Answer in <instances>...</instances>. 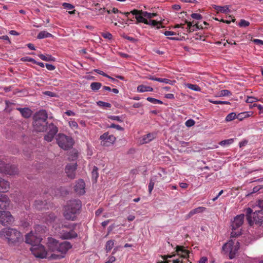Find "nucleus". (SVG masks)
I'll return each mask as SVG.
<instances>
[{"label": "nucleus", "mask_w": 263, "mask_h": 263, "mask_svg": "<svg viewBox=\"0 0 263 263\" xmlns=\"http://www.w3.org/2000/svg\"><path fill=\"white\" fill-rule=\"evenodd\" d=\"M47 118L46 111L45 110H40L34 115L33 125L34 129L38 132H43L47 130V134L45 136L44 139L46 141L50 142L57 133L58 129L53 123L47 125Z\"/></svg>", "instance_id": "1"}, {"label": "nucleus", "mask_w": 263, "mask_h": 263, "mask_svg": "<svg viewBox=\"0 0 263 263\" xmlns=\"http://www.w3.org/2000/svg\"><path fill=\"white\" fill-rule=\"evenodd\" d=\"M0 238L10 246H14L23 241L22 234L16 229L7 227L0 231Z\"/></svg>", "instance_id": "2"}, {"label": "nucleus", "mask_w": 263, "mask_h": 263, "mask_svg": "<svg viewBox=\"0 0 263 263\" xmlns=\"http://www.w3.org/2000/svg\"><path fill=\"white\" fill-rule=\"evenodd\" d=\"M47 247L51 251L52 255H58L56 257L57 258L52 259H60L64 257V254L72 246L69 242L64 241L59 243L55 239L48 238Z\"/></svg>", "instance_id": "3"}, {"label": "nucleus", "mask_w": 263, "mask_h": 263, "mask_svg": "<svg viewBox=\"0 0 263 263\" xmlns=\"http://www.w3.org/2000/svg\"><path fill=\"white\" fill-rule=\"evenodd\" d=\"M81 206L82 203L80 200H70L64 209V218L68 220H76L78 215L80 213Z\"/></svg>", "instance_id": "4"}, {"label": "nucleus", "mask_w": 263, "mask_h": 263, "mask_svg": "<svg viewBox=\"0 0 263 263\" xmlns=\"http://www.w3.org/2000/svg\"><path fill=\"white\" fill-rule=\"evenodd\" d=\"M30 250L35 257L40 258H47L52 260V258H57L56 257L58 256V255H52L51 251L48 248L47 250L44 246L40 243L33 245Z\"/></svg>", "instance_id": "5"}, {"label": "nucleus", "mask_w": 263, "mask_h": 263, "mask_svg": "<svg viewBox=\"0 0 263 263\" xmlns=\"http://www.w3.org/2000/svg\"><path fill=\"white\" fill-rule=\"evenodd\" d=\"M246 214L247 220L250 226L254 222L259 226H263V208L253 213L252 210L248 208L246 209Z\"/></svg>", "instance_id": "6"}, {"label": "nucleus", "mask_w": 263, "mask_h": 263, "mask_svg": "<svg viewBox=\"0 0 263 263\" xmlns=\"http://www.w3.org/2000/svg\"><path fill=\"white\" fill-rule=\"evenodd\" d=\"M43 231L42 227L40 226H36L35 227V233H33L32 231L27 234L25 236V242L27 243L35 245L40 243L42 240L41 234Z\"/></svg>", "instance_id": "7"}, {"label": "nucleus", "mask_w": 263, "mask_h": 263, "mask_svg": "<svg viewBox=\"0 0 263 263\" xmlns=\"http://www.w3.org/2000/svg\"><path fill=\"white\" fill-rule=\"evenodd\" d=\"M132 14L135 15V18L136 19V24L140 23H143L145 24H149V22H148L146 18L150 19L157 15L156 13H149L143 11L142 10L137 9L133 10Z\"/></svg>", "instance_id": "8"}, {"label": "nucleus", "mask_w": 263, "mask_h": 263, "mask_svg": "<svg viewBox=\"0 0 263 263\" xmlns=\"http://www.w3.org/2000/svg\"><path fill=\"white\" fill-rule=\"evenodd\" d=\"M239 242L238 241L230 240L222 247V250L226 254H229L230 259H233L239 249Z\"/></svg>", "instance_id": "9"}, {"label": "nucleus", "mask_w": 263, "mask_h": 263, "mask_svg": "<svg viewBox=\"0 0 263 263\" xmlns=\"http://www.w3.org/2000/svg\"><path fill=\"white\" fill-rule=\"evenodd\" d=\"M245 219L244 214H240L237 215L232 221V232H231L232 237H237L240 234V231L238 230V228L240 227L243 223Z\"/></svg>", "instance_id": "10"}, {"label": "nucleus", "mask_w": 263, "mask_h": 263, "mask_svg": "<svg viewBox=\"0 0 263 263\" xmlns=\"http://www.w3.org/2000/svg\"><path fill=\"white\" fill-rule=\"evenodd\" d=\"M57 142L59 146L63 149H68L71 148L73 142L72 139L63 134H59L57 138Z\"/></svg>", "instance_id": "11"}, {"label": "nucleus", "mask_w": 263, "mask_h": 263, "mask_svg": "<svg viewBox=\"0 0 263 263\" xmlns=\"http://www.w3.org/2000/svg\"><path fill=\"white\" fill-rule=\"evenodd\" d=\"M0 172L5 174L13 175L17 173V168L14 166L6 164L3 161L0 162Z\"/></svg>", "instance_id": "12"}, {"label": "nucleus", "mask_w": 263, "mask_h": 263, "mask_svg": "<svg viewBox=\"0 0 263 263\" xmlns=\"http://www.w3.org/2000/svg\"><path fill=\"white\" fill-rule=\"evenodd\" d=\"M14 221L13 216L9 211H0V223L6 226L12 223Z\"/></svg>", "instance_id": "13"}, {"label": "nucleus", "mask_w": 263, "mask_h": 263, "mask_svg": "<svg viewBox=\"0 0 263 263\" xmlns=\"http://www.w3.org/2000/svg\"><path fill=\"white\" fill-rule=\"evenodd\" d=\"M100 138L102 140V144L106 146L113 144L116 140V137L113 135H109L108 132L104 133Z\"/></svg>", "instance_id": "14"}, {"label": "nucleus", "mask_w": 263, "mask_h": 263, "mask_svg": "<svg viewBox=\"0 0 263 263\" xmlns=\"http://www.w3.org/2000/svg\"><path fill=\"white\" fill-rule=\"evenodd\" d=\"M85 183L84 180L79 179L74 186V191L77 194L82 195L85 193Z\"/></svg>", "instance_id": "15"}, {"label": "nucleus", "mask_w": 263, "mask_h": 263, "mask_svg": "<svg viewBox=\"0 0 263 263\" xmlns=\"http://www.w3.org/2000/svg\"><path fill=\"white\" fill-rule=\"evenodd\" d=\"M77 166V163L69 164L66 165L65 172L67 174V176L70 179H73L74 178Z\"/></svg>", "instance_id": "16"}, {"label": "nucleus", "mask_w": 263, "mask_h": 263, "mask_svg": "<svg viewBox=\"0 0 263 263\" xmlns=\"http://www.w3.org/2000/svg\"><path fill=\"white\" fill-rule=\"evenodd\" d=\"M10 200L8 197L4 194H0V209H6L10 205Z\"/></svg>", "instance_id": "17"}, {"label": "nucleus", "mask_w": 263, "mask_h": 263, "mask_svg": "<svg viewBox=\"0 0 263 263\" xmlns=\"http://www.w3.org/2000/svg\"><path fill=\"white\" fill-rule=\"evenodd\" d=\"M77 236V233L73 230H71L69 232L63 231L61 233V237L65 239L76 238Z\"/></svg>", "instance_id": "18"}, {"label": "nucleus", "mask_w": 263, "mask_h": 263, "mask_svg": "<svg viewBox=\"0 0 263 263\" xmlns=\"http://www.w3.org/2000/svg\"><path fill=\"white\" fill-rule=\"evenodd\" d=\"M9 188V182L4 179L0 178V192H6L8 191Z\"/></svg>", "instance_id": "19"}, {"label": "nucleus", "mask_w": 263, "mask_h": 263, "mask_svg": "<svg viewBox=\"0 0 263 263\" xmlns=\"http://www.w3.org/2000/svg\"><path fill=\"white\" fill-rule=\"evenodd\" d=\"M213 8L217 11V13H228L230 12L229 6L226 5L224 6H220L213 5Z\"/></svg>", "instance_id": "20"}, {"label": "nucleus", "mask_w": 263, "mask_h": 263, "mask_svg": "<svg viewBox=\"0 0 263 263\" xmlns=\"http://www.w3.org/2000/svg\"><path fill=\"white\" fill-rule=\"evenodd\" d=\"M16 109L20 112L22 116L25 118H28L32 115V111L29 108H17Z\"/></svg>", "instance_id": "21"}, {"label": "nucleus", "mask_w": 263, "mask_h": 263, "mask_svg": "<svg viewBox=\"0 0 263 263\" xmlns=\"http://www.w3.org/2000/svg\"><path fill=\"white\" fill-rule=\"evenodd\" d=\"M176 252L177 253L180 254L181 257L183 258H187L189 255V251L184 249L183 246H177L176 247Z\"/></svg>", "instance_id": "22"}, {"label": "nucleus", "mask_w": 263, "mask_h": 263, "mask_svg": "<svg viewBox=\"0 0 263 263\" xmlns=\"http://www.w3.org/2000/svg\"><path fill=\"white\" fill-rule=\"evenodd\" d=\"M206 208L203 206H199L193 210H192L186 215L187 218H191L194 215L204 212Z\"/></svg>", "instance_id": "23"}, {"label": "nucleus", "mask_w": 263, "mask_h": 263, "mask_svg": "<svg viewBox=\"0 0 263 263\" xmlns=\"http://www.w3.org/2000/svg\"><path fill=\"white\" fill-rule=\"evenodd\" d=\"M156 138V134L154 133H149L142 137L141 142L143 143H147L152 141Z\"/></svg>", "instance_id": "24"}, {"label": "nucleus", "mask_w": 263, "mask_h": 263, "mask_svg": "<svg viewBox=\"0 0 263 263\" xmlns=\"http://www.w3.org/2000/svg\"><path fill=\"white\" fill-rule=\"evenodd\" d=\"M55 218L56 216L53 213H49L44 217V220L47 224L52 223L55 220Z\"/></svg>", "instance_id": "25"}, {"label": "nucleus", "mask_w": 263, "mask_h": 263, "mask_svg": "<svg viewBox=\"0 0 263 263\" xmlns=\"http://www.w3.org/2000/svg\"><path fill=\"white\" fill-rule=\"evenodd\" d=\"M137 91L139 92H144L147 91H153V88L148 86L140 85L137 87Z\"/></svg>", "instance_id": "26"}, {"label": "nucleus", "mask_w": 263, "mask_h": 263, "mask_svg": "<svg viewBox=\"0 0 263 263\" xmlns=\"http://www.w3.org/2000/svg\"><path fill=\"white\" fill-rule=\"evenodd\" d=\"M53 35L51 33L46 31H42L39 32V33L37 34V38L38 39H42L44 38H48V37H52Z\"/></svg>", "instance_id": "27"}, {"label": "nucleus", "mask_w": 263, "mask_h": 263, "mask_svg": "<svg viewBox=\"0 0 263 263\" xmlns=\"http://www.w3.org/2000/svg\"><path fill=\"white\" fill-rule=\"evenodd\" d=\"M98 168L97 166H94L91 172L92 180L94 182H96L99 177Z\"/></svg>", "instance_id": "28"}, {"label": "nucleus", "mask_w": 263, "mask_h": 263, "mask_svg": "<svg viewBox=\"0 0 263 263\" xmlns=\"http://www.w3.org/2000/svg\"><path fill=\"white\" fill-rule=\"evenodd\" d=\"M38 56L41 59L45 61H54L55 60L54 57L49 54L45 55L43 54H40Z\"/></svg>", "instance_id": "29"}, {"label": "nucleus", "mask_w": 263, "mask_h": 263, "mask_svg": "<svg viewBox=\"0 0 263 263\" xmlns=\"http://www.w3.org/2000/svg\"><path fill=\"white\" fill-rule=\"evenodd\" d=\"M115 241L114 240H109L106 242L105 245L106 252H109L112 249L115 245Z\"/></svg>", "instance_id": "30"}, {"label": "nucleus", "mask_w": 263, "mask_h": 263, "mask_svg": "<svg viewBox=\"0 0 263 263\" xmlns=\"http://www.w3.org/2000/svg\"><path fill=\"white\" fill-rule=\"evenodd\" d=\"M148 22H149V24H148L147 25H151L153 27H156L158 29L163 27L162 23L160 22L152 20H149Z\"/></svg>", "instance_id": "31"}, {"label": "nucleus", "mask_w": 263, "mask_h": 263, "mask_svg": "<svg viewBox=\"0 0 263 263\" xmlns=\"http://www.w3.org/2000/svg\"><path fill=\"white\" fill-rule=\"evenodd\" d=\"M237 115L235 112H231L227 116L225 120L227 122H230L237 118Z\"/></svg>", "instance_id": "32"}, {"label": "nucleus", "mask_w": 263, "mask_h": 263, "mask_svg": "<svg viewBox=\"0 0 263 263\" xmlns=\"http://www.w3.org/2000/svg\"><path fill=\"white\" fill-rule=\"evenodd\" d=\"M101 86V83L99 82H93L90 84V88L92 90L96 91L99 90Z\"/></svg>", "instance_id": "33"}, {"label": "nucleus", "mask_w": 263, "mask_h": 263, "mask_svg": "<svg viewBox=\"0 0 263 263\" xmlns=\"http://www.w3.org/2000/svg\"><path fill=\"white\" fill-rule=\"evenodd\" d=\"M250 116V115L249 112H243L237 115V119L240 121H241L243 119L249 117Z\"/></svg>", "instance_id": "34"}, {"label": "nucleus", "mask_w": 263, "mask_h": 263, "mask_svg": "<svg viewBox=\"0 0 263 263\" xmlns=\"http://www.w3.org/2000/svg\"><path fill=\"white\" fill-rule=\"evenodd\" d=\"M187 86V88H189V89H190L191 90H195L196 91H201L200 87L199 86H198L197 85L188 84Z\"/></svg>", "instance_id": "35"}, {"label": "nucleus", "mask_w": 263, "mask_h": 263, "mask_svg": "<svg viewBox=\"0 0 263 263\" xmlns=\"http://www.w3.org/2000/svg\"><path fill=\"white\" fill-rule=\"evenodd\" d=\"M146 100L151 102V103H152L153 104H163V102L160 100H158L157 99H155V98H151V97H147L146 98Z\"/></svg>", "instance_id": "36"}, {"label": "nucleus", "mask_w": 263, "mask_h": 263, "mask_svg": "<svg viewBox=\"0 0 263 263\" xmlns=\"http://www.w3.org/2000/svg\"><path fill=\"white\" fill-rule=\"evenodd\" d=\"M234 142L233 139H229L227 140H222L220 142L219 144L221 146L228 145L232 144Z\"/></svg>", "instance_id": "37"}, {"label": "nucleus", "mask_w": 263, "mask_h": 263, "mask_svg": "<svg viewBox=\"0 0 263 263\" xmlns=\"http://www.w3.org/2000/svg\"><path fill=\"white\" fill-rule=\"evenodd\" d=\"M97 104L98 106L102 107L105 108H110L111 107V104L109 103L104 102L103 101H99L97 102Z\"/></svg>", "instance_id": "38"}, {"label": "nucleus", "mask_w": 263, "mask_h": 263, "mask_svg": "<svg viewBox=\"0 0 263 263\" xmlns=\"http://www.w3.org/2000/svg\"><path fill=\"white\" fill-rule=\"evenodd\" d=\"M185 23L187 24V28H186L187 29V31L190 32L194 31L195 30L194 27H193V25H194L193 22H188L187 21L185 20Z\"/></svg>", "instance_id": "39"}, {"label": "nucleus", "mask_w": 263, "mask_h": 263, "mask_svg": "<svg viewBox=\"0 0 263 263\" xmlns=\"http://www.w3.org/2000/svg\"><path fill=\"white\" fill-rule=\"evenodd\" d=\"M231 95V91L227 89H223L219 92L220 96H230Z\"/></svg>", "instance_id": "40"}, {"label": "nucleus", "mask_w": 263, "mask_h": 263, "mask_svg": "<svg viewBox=\"0 0 263 263\" xmlns=\"http://www.w3.org/2000/svg\"><path fill=\"white\" fill-rule=\"evenodd\" d=\"M157 81L158 82H161V83H165V84H170L171 85H173V81L169 80V79H163V78H158V80H157Z\"/></svg>", "instance_id": "41"}, {"label": "nucleus", "mask_w": 263, "mask_h": 263, "mask_svg": "<svg viewBox=\"0 0 263 263\" xmlns=\"http://www.w3.org/2000/svg\"><path fill=\"white\" fill-rule=\"evenodd\" d=\"M101 35L104 39L110 40L112 39V35L111 33L108 32L101 33Z\"/></svg>", "instance_id": "42"}, {"label": "nucleus", "mask_w": 263, "mask_h": 263, "mask_svg": "<svg viewBox=\"0 0 263 263\" xmlns=\"http://www.w3.org/2000/svg\"><path fill=\"white\" fill-rule=\"evenodd\" d=\"M210 102L214 104H230V103L228 101L210 100Z\"/></svg>", "instance_id": "43"}, {"label": "nucleus", "mask_w": 263, "mask_h": 263, "mask_svg": "<svg viewBox=\"0 0 263 263\" xmlns=\"http://www.w3.org/2000/svg\"><path fill=\"white\" fill-rule=\"evenodd\" d=\"M108 118L111 120H116L120 122H122L123 121L121 119V117L118 116H109Z\"/></svg>", "instance_id": "44"}, {"label": "nucleus", "mask_w": 263, "mask_h": 263, "mask_svg": "<svg viewBox=\"0 0 263 263\" xmlns=\"http://www.w3.org/2000/svg\"><path fill=\"white\" fill-rule=\"evenodd\" d=\"M250 23L245 20H241L239 23L240 27H247L249 25Z\"/></svg>", "instance_id": "45"}, {"label": "nucleus", "mask_w": 263, "mask_h": 263, "mask_svg": "<svg viewBox=\"0 0 263 263\" xmlns=\"http://www.w3.org/2000/svg\"><path fill=\"white\" fill-rule=\"evenodd\" d=\"M195 122L194 120L189 119L185 122V124L187 127H191L193 126L195 124Z\"/></svg>", "instance_id": "46"}, {"label": "nucleus", "mask_w": 263, "mask_h": 263, "mask_svg": "<svg viewBox=\"0 0 263 263\" xmlns=\"http://www.w3.org/2000/svg\"><path fill=\"white\" fill-rule=\"evenodd\" d=\"M62 6L66 9L71 10L74 8V6L72 5L67 3H63Z\"/></svg>", "instance_id": "47"}, {"label": "nucleus", "mask_w": 263, "mask_h": 263, "mask_svg": "<svg viewBox=\"0 0 263 263\" xmlns=\"http://www.w3.org/2000/svg\"><path fill=\"white\" fill-rule=\"evenodd\" d=\"M258 100L253 97H248L247 99L246 100V102L248 103H252L253 102H255L256 101H257Z\"/></svg>", "instance_id": "48"}, {"label": "nucleus", "mask_w": 263, "mask_h": 263, "mask_svg": "<svg viewBox=\"0 0 263 263\" xmlns=\"http://www.w3.org/2000/svg\"><path fill=\"white\" fill-rule=\"evenodd\" d=\"M229 18H231L232 20H229V21H228V20H224L222 19V20H221L220 21L223 23H225L226 24H229L231 23V22H234L235 21L234 17L232 16L231 15H229Z\"/></svg>", "instance_id": "49"}, {"label": "nucleus", "mask_w": 263, "mask_h": 263, "mask_svg": "<svg viewBox=\"0 0 263 263\" xmlns=\"http://www.w3.org/2000/svg\"><path fill=\"white\" fill-rule=\"evenodd\" d=\"M109 127L110 128H116L118 130H123V129H124V128L122 127H121V126H120L119 125H116L114 123L111 124Z\"/></svg>", "instance_id": "50"}, {"label": "nucleus", "mask_w": 263, "mask_h": 263, "mask_svg": "<svg viewBox=\"0 0 263 263\" xmlns=\"http://www.w3.org/2000/svg\"><path fill=\"white\" fill-rule=\"evenodd\" d=\"M191 17L195 20H201L202 18V15L199 13H192Z\"/></svg>", "instance_id": "51"}, {"label": "nucleus", "mask_w": 263, "mask_h": 263, "mask_svg": "<svg viewBox=\"0 0 263 263\" xmlns=\"http://www.w3.org/2000/svg\"><path fill=\"white\" fill-rule=\"evenodd\" d=\"M22 60L23 61L30 62L33 64L36 63L35 60L31 58H30V57L23 58H22Z\"/></svg>", "instance_id": "52"}, {"label": "nucleus", "mask_w": 263, "mask_h": 263, "mask_svg": "<svg viewBox=\"0 0 263 263\" xmlns=\"http://www.w3.org/2000/svg\"><path fill=\"white\" fill-rule=\"evenodd\" d=\"M44 94L51 97H55L57 96L56 93L50 91H46L44 92Z\"/></svg>", "instance_id": "53"}, {"label": "nucleus", "mask_w": 263, "mask_h": 263, "mask_svg": "<svg viewBox=\"0 0 263 263\" xmlns=\"http://www.w3.org/2000/svg\"><path fill=\"white\" fill-rule=\"evenodd\" d=\"M159 177H161V175L160 173H158L157 175L153 176L150 179V181H153L154 183H155V182L157 181V178Z\"/></svg>", "instance_id": "54"}, {"label": "nucleus", "mask_w": 263, "mask_h": 263, "mask_svg": "<svg viewBox=\"0 0 263 263\" xmlns=\"http://www.w3.org/2000/svg\"><path fill=\"white\" fill-rule=\"evenodd\" d=\"M69 125L70 127L77 128L78 127V123L74 121H71L69 122Z\"/></svg>", "instance_id": "55"}, {"label": "nucleus", "mask_w": 263, "mask_h": 263, "mask_svg": "<svg viewBox=\"0 0 263 263\" xmlns=\"http://www.w3.org/2000/svg\"><path fill=\"white\" fill-rule=\"evenodd\" d=\"M155 183L153 181H149L148 184V192L149 194H151L152 190H153Z\"/></svg>", "instance_id": "56"}, {"label": "nucleus", "mask_w": 263, "mask_h": 263, "mask_svg": "<svg viewBox=\"0 0 263 263\" xmlns=\"http://www.w3.org/2000/svg\"><path fill=\"white\" fill-rule=\"evenodd\" d=\"M46 68L49 70H53L55 69V67L54 65L49 64H46Z\"/></svg>", "instance_id": "57"}, {"label": "nucleus", "mask_w": 263, "mask_h": 263, "mask_svg": "<svg viewBox=\"0 0 263 263\" xmlns=\"http://www.w3.org/2000/svg\"><path fill=\"white\" fill-rule=\"evenodd\" d=\"M0 39L4 40H6V41H8V43H9V44L11 43V41H10L8 36H7V35L1 36H0Z\"/></svg>", "instance_id": "58"}, {"label": "nucleus", "mask_w": 263, "mask_h": 263, "mask_svg": "<svg viewBox=\"0 0 263 263\" xmlns=\"http://www.w3.org/2000/svg\"><path fill=\"white\" fill-rule=\"evenodd\" d=\"M165 98L168 99H174V95L173 93H167L165 95Z\"/></svg>", "instance_id": "59"}, {"label": "nucleus", "mask_w": 263, "mask_h": 263, "mask_svg": "<svg viewBox=\"0 0 263 263\" xmlns=\"http://www.w3.org/2000/svg\"><path fill=\"white\" fill-rule=\"evenodd\" d=\"M65 114H66L68 116H75V113L71 110H67L65 112Z\"/></svg>", "instance_id": "60"}, {"label": "nucleus", "mask_w": 263, "mask_h": 263, "mask_svg": "<svg viewBox=\"0 0 263 263\" xmlns=\"http://www.w3.org/2000/svg\"><path fill=\"white\" fill-rule=\"evenodd\" d=\"M95 71L98 73L100 74V75L106 77H108V76L107 74H106L105 73H104L103 71H102L101 70H100L99 69H96V70H95Z\"/></svg>", "instance_id": "61"}, {"label": "nucleus", "mask_w": 263, "mask_h": 263, "mask_svg": "<svg viewBox=\"0 0 263 263\" xmlns=\"http://www.w3.org/2000/svg\"><path fill=\"white\" fill-rule=\"evenodd\" d=\"M257 202V206L260 208H263V200H258Z\"/></svg>", "instance_id": "62"}, {"label": "nucleus", "mask_w": 263, "mask_h": 263, "mask_svg": "<svg viewBox=\"0 0 263 263\" xmlns=\"http://www.w3.org/2000/svg\"><path fill=\"white\" fill-rule=\"evenodd\" d=\"M254 42L258 44L263 45V41L259 40V39H255L254 40Z\"/></svg>", "instance_id": "63"}, {"label": "nucleus", "mask_w": 263, "mask_h": 263, "mask_svg": "<svg viewBox=\"0 0 263 263\" xmlns=\"http://www.w3.org/2000/svg\"><path fill=\"white\" fill-rule=\"evenodd\" d=\"M208 259L206 257H202L200 258L199 261V263H205L207 261Z\"/></svg>", "instance_id": "64"}]
</instances>
